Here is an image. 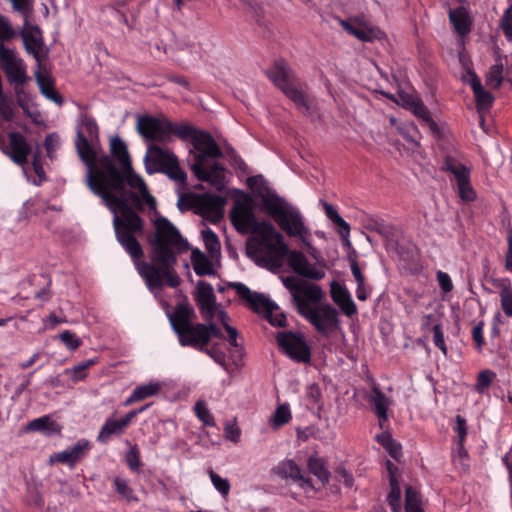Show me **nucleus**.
Masks as SVG:
<instances>
[{"label": "nucleus", "mask_w": 512, "mask_h": 512, "mask_svg": "<svg viewBox=\"0 0 512 512\" xmlns=\"http://www.w3.org/2000/svg\"><path fill=\"white\" fill-rule=\"evenodd\" d=\"M75 146L87 166V186L113 214L116 239L135 262L148 289L154 292L164 284L176 288L180 284L174 270L176 255L187 249V242L168 219L159 217L154 221L151 262L140 261L143 250L137 238L143 233L144 222L132 209L130 202L142 210L143 203L155 209L156 200L149 193L143 178L133 171L124 141L118 136L110 140V151L121 166L119 170L103 153L95 119L82 114L76 127Z\"/></svg>", "instance_id": "nucleus-1"}, {"label": "nucleus", "mask_w": 512, "mask_h": 512, "mask_svg": "<svg viewBox=\"0 0 512 512\" xmlns=\"http://www.w3.org/2000/svg\"><path fill=\"white\" fill-rule=\"evenodd\" d=\"M297 310L322 335L328 336L339 325L338 311L330 304H320L324 293L320 286L294 276L282 278Z\"/></svg>", "instance_id": "nucleus-2"}, {"label": "nucleus", "mask_w": 512, "mask_h": 512, "mask_svg": "<svg viewBox=\"0 0 512 512\" xmlns=\"http://www.w3.org/2000/svg\"><path fill=\"white\" fill-rule=\"evenodd\" d=\"M170 325L183 347L204 350L213 337L223 338L219 327L212 322H195L196 314L188 303H179L168 314Z\"/></svg>", "instance_id": "nucleus-3"}, {"label": "nucleus", "mask_w": 512, "mask_h": 512, "mask_svg": "<svg viewBox=\"0 0 512 512\" xmlns=\"http://www.w3.org/2000/svg\"><path fill=\"white\" fill-rule=\"evenodd\" d=\"M193 163L191 169L195 176L211 185L221 188L225 182V168L215 159L222 156L220 147L214 138L207 132L199 130L194 134Z\"/></svg>", "instance_id": "nucleus-4"}, {"label": "nucleus", "mask_w": 512, "mask_h": 512, "mask_svg": "<svg viewBox=\"0 0 512 512\" xmlns=\"http://www.w3.org/2000/svg\"><path fill=\"white\" fill-rule=\"evenodd\" d=\"M247 255L256 264L265 268H279L288 253L284 237L268 221L247 240Z\"/></svg>", "instance_id": "nucleus-5"}, {"label": "nucleus", "mask_w": 512, "mask_h": 512, "mask_svg": "<svg viewBox=\"0 0 512 512\" xmlns=\"http://www.w3.org/2000/svg\"><path fill=\"white\" fill-rule=\"evenodd\" d=\"M264 213L272 217L279 228L289 237L299 239L303 245L311 250V255L316 258L317 251L310 245L311 231L306 226L304 217L297 207L281 197L275 203H270V208Z\"/></svg>", "instance_id": "nucleus-6"}, {"label": "nucleus", "mask_w": 512, "mask_h": 512, "mask_svg": "<svg viewBox=\"0 0 512 512\" xmlns=\"http://www.w3.org/2000/svg\"><path fill=\"white\" fill-rule=\"evenodd\" d=\"M145 167L149 174L161 172L179 183H184L187 179V174L180 167L176 155L157 145L148 147L145 155Z\"/></svg>", "instance_id": "nucleus-7"}, {"label": "nucleus", "mask_w": 512, "mask_h": 512, "mask_svg": "<svg viewBox=\"0 0 512 512\" xmlns=\"http://www.w3.org/2000/svg\"><path fill=\"white\" fill-rule=\"evenodd\" d=\"M237 295L246 301L248 306L264 317L273 325L282 327L285 325L286 318L284 314L280 313L278 306L263 294L252 292L245 284L240 282H233L229 284Z\"/></svg>", "instance_id": "nucleus-8"}, {"label": "nucleus", "mask_w": 512, "mask_h": 512, "mask_svg": "<svg viewBox=\"0 0 512 512\" xmlns=\"http://www.w3.org/2000/svg\"><path fill=\"white\" fill-rule=\"evenodd\" d=\"M267 75L299 109L309 110L307 96L299 87L298 81L293 78L292 71L285 62L275 63L274 67L267 72Z\"/></svg>", "instance_id": "nucleus-9"}, {"label": "nucleus", "mask_w": 512, "mask_h": 512, "mask_svg": "<svg viewBox=\"0 0 512 512\" xmlns=\"http://www.w3.org/2000/svg\"><path fill=\"white\" fill-rule=\"evenodd\" d=\"M277 342L282 351L292 360L301 363H309L311 351L305 338L300 333L279 332Z\"/></svg>", "instance_id": "nucleus-10"}, {"label": "nucleus", "mask_w": 512, "mask_h": 512, "mask_svg": "<svg viewBox=\"0 0 512 512\" xmlns=\"http://www.w3.org/2000/svg\"><path fill=\"white\" fill-rule=\"evenodd\" d=\"M230 218L236 230L243 234L251 233L253 235L262 225V221L256 219L249 197L235 203Z\"/></svg>", "instance_id": "nucleus-11"}, {"label": "nucleus", "mask_w": 512, "mask_h": 512, "mask_svg": "<svg viewBox=\"0 0 512 512\" xmlns=\"http://www.w3.org/2000/svg\"><path fill=\"white\" fill-rule=\"evenodd\" d=\"M273 472L281 479L296 484L306 493L314 492L316 490L312 479L292 459H284L280 461L273 468Z\"/></svg>", "instance_id": "nucleus-12"}, {"label": "nucleus", "mask_w": 512, "mask_h": 512, "mask_svg": "<svg viewBox=\"0 0 512 512\" xmlns=\"http://www.w3.org/2000/svg\"><path fill=\"white\" fill-rule=\"evenodd\" d=\"M136 129L148 141L168 142V120L149 115L137 117Z\"/></svg>", "instance_id": "nucleus-13"}, {"label": "nucleus", "mask_w": 512, "mask_h": 512, "mask_svg": "<svg viewBox=\"0 0 512 512\" xmlns=\"http://www.w3.org/2000/svg\"><path fill=\"white\" fill-rule=\"evenodd\" d=\"M286 257L289 266L298 275L313 280H320L325 276L324 267L309 263L306 256L300 251L288 250Z\"/></svg>", "instance_id": "nucleus-14"}, {"label": "nucleus", "mask_w": 512, "mask_h": 512, "mask_svg": "<svg viewBox=\"0 0 512 512\" xmlns=\"http://www.w3.org/2000/svg\"><path fill=\"white\" fill-rule=\"evenodd\" d=\"M196 302L203 319L206 322H212L219 305L216 303L211 284L205 281L197 283Z\"/></svg>", "instance_id": "nucleus-15"}, {"label": "nucleus", "mask_w": 512, "mask_h": 512, "mask_svg": "<svg viewBox=\"0 0 512 512\" xmlns=\"http://www.w3.org/2000/svg\"><path fill=\"white\" fill-rule=\"evenodd\" d=\"M225 199L219 195L205 194L195 200L198 212L207 220L216 223L222 218Z\"/></svg>", "instance_id": "nucleus-16"}, {"label": "nucleus", "mask_w": 512, "mask_h": 512, "mask_svg": "<svg viewBox=\"0 0 512 512\" xmlns=\"http://www.w3.org/2000/svg\"><path fill=\"white\" fill-rule=\"evenodd\" d=\"M247 185L255 197L260 199V209L265 212L270 208V203H275L281 198L274 190L268 187L262 175H256L247 179Z\"/></svg>", "instance_id": "nucleus-17"}, {"label": "nucleus", "mask_w": 512, "mask_h": 512, "mask_svg": "<svg viewBox=\"0 0 512 512\" xmlns=\"http://www.w3.org/2000/svg\"><path fill=\"white\" fill-rule=\"evenodd\" d=\"M89 448V442L85 439H81L74 446L50 455L49 463H66L73 466L77 461L84 457Z\"/></svg>", "instance_id": "nucleus-18"}, {"label": "nucleus", "mask_w": 512, "mask_h": 512, "mask_svg": "<svg viewBox=\"0 0 512 512\" xmlns=\"http://www.w3.org/2000/svg\"><path fill=\"white\" fill-rule=\"evenodd\" d=\"M10 153L9 156L12 161L20 166H23L28 161V156L31 152V147L27 143L25 137L19 132H11L8 135Z\"/></svg>", "instance_id": "nucleus-19"}, {"label": "nucleus", "mask_w": 512, "mask_h": 512, "mask_svg": "<svg viewBox=\"0 0 512 512\" xmlns=\"http://www.w3.org/2000/svg\"><path fill=\"white\" fill-rule=\"evenodd\" d=\"M491 284L498 289L501 309L505 316L512 318V282L509 278H491Z\"/></svg>", "instance_id": "nucleus-20"}, {"label": "nucleus", "mask_w": 512, "mask_h": 512, "mask_svg": "<svg viewBox=\"0 0 512 512\" xmlns=\"http://www.w3.org/2000/svg\"><path fill=\"white\" fill-rule=\"evenodd\" d=\"M331 297L346 316L351 317L357 313V307L345 287L333 283L331 286Z\"/></svg>", "instance_id": "nucleus-21"}, {"label": "nucleus", "mask_w": 512, "mask_h": 512, "mask_svg": "<svg viewBox=\"0 0 512 512\" xmlns=\"http://www.w3.org/2000/svg\"><path fill=\"white\" fill-rule=\"evenodd\" d=\"M448 17L454 30L460 36H466L470 33L472 20L467 8L461 6L455 9H450Z\"/></svg>", "instance_id": "nucleus-22"}, {"label": "nucleus", "mask_w": 512, "mask_h": 512, "mask_svg": "<svg viewBox=\"0 0 512 512\" xmlns=\"http://www.w3.org/2000/svg\"><path fill=\"white\" fill-rule=\"evenodd\" d=\"M27 432H39L45 436H52L60 434L61 426L51 416L44 415L42 417L33 419L25 428Z\"/></svg>", "instance_id": "nucleus-23"}, {"label": "nucleus", "mask_w": 512, "mask_h": 512, "mask_svg": "<svg viewBox=\"0 0 512 512\" xmlns=\"http://www.w3.org/2000/svg\"><path fill=\"white\" fill-rule=\"evenodd\" d=\"M14 92L16 102L23 110L24 114L34 122H37L40 117V113L35 107L31 95L24 89L23 85L14 86Z\"/></svg>", "instance_id": "nucleus-24"}, {"label": "nucleus", "mask_w": 512, "mask_h": 512, "mask_svg": "<svg viewBox=\"0 0 512 512\" xmlns=\"http://www.w3.org/2000/svg\"><path fill=\"white\" fill-rule=\"evenodd\" d=\"M387 469L389 471L390 476V487L391 490L387 496V502L391 507L393 512H400L401 510V490L399 483L396 479V467L393 465L391 461H387Z\"/></svg>", "instance_id": "nucleus-25"}, {"label": "nucleus", "mask_w": 512, "mask_h": 512, "mask_svg": "<svg viewBox=\"0 0 512 512\" xmlns=\"http://www.w3.org/2000/svg\"><path fill=\"white\" fill-rule=\"evenodd\" d=\"M442 170L451 173L455 178L456 184L469 179L471 174L470 166L451 156L445 158Z\"/></svg>", "instance_id": "nucleus-26"}, {"label": "nucleus", "mask_w": 512, "mask_h": 512, "mask_svg": "<svg viewBox=\"0 0 512 512\" xmlns=\"http://www.w3.org/2000/svg\"><path fill=\"white\" fill-rule=\"evenodd\" d=\"M126 430L125 423L121 419L109 417L102 425L97 440L101 443H107L112 436H119Z\"/></svg>", "instance_id": "nucleus-27"}, {"label": "nucleus", "mask_w": 512, "mask_h": 512, "mask_svg": "<svg viewBox=\"0 0 512 512\" xmlns=\"http://www.w3.org/2000/svg\"><path fill=\"white\" fill-rule=\"evenodd\" d=\"M35 78L41 93L50 101L61 105L63 103L62 97L55 91L54 83L51 76L48 73H42L37 71Z\"/></svg>", "instance_id": "nucleus-28"}, {"label": "nucleus", "mask_w": 512, "mask_h": 512, "mask_svg": "<svg viewBox=\"0 0 512 512\" xmlns=\"http://www.w3.org/2000/svg\"><path fill=\"white\" fill-rule=\"evenodd\" d=\"M320 203L327 218L338 227V233L342 239L349 243L350 225L340 216V214L331 204L326 201H320Z\"/></svg>", "instance_id": "nucleus-29"}, {"label": "nucleus", "mask_w": 512, "mask_h": 512, "mask_svg": "<svg viewBox=\"0 0 512 512\" xmlns=\"http://www.w3.org/2000/svg\"><path fill=\"white\" fill-rule=\"evenodd\" d=\"M191 263L195 273L199 276L213 275L215 270L210 259L199 249H194L191 254Z\"/></svg>", "instance_id": "nucleus-30"}, {"label": "nucleus", "mask_w": 512, "mask_h": 512, "mask_svg": "<svg viewBox=\"0 0 512 512\" xmlns=\"http://www.w3.org/2000/svg\"><path fill=\"white\" fill-rule=\"evenodd\" d=\"M161 389V384L158 382H150L144 385L137 386L131 395L125 400V405L128 406L134 402L143 400L145 398L156 395Z\"/></svg>", "instance_id": "nucleus-31"}, {"label": "nucleus", "mask_w": 512, "mask_h": 512, "mask_svg": "<svg viewBox=\"0 0 512 512\" xmlns=\"http://www.w3.org/2000/svg\"><path fill=\"white\" fill-rule=\"evenodd\" d=\"M309 471L317 477L322 486H325L330 480V472L328 471L323 459L317 456H310L307 460Z\"/></svg>", "instance_id": "nucleus-32"}, {"label": "nucleus", "mask_w": 512, "mask_h": 512, "mask_svg": "<svg viewBox=\"0 0 512 512\" xmlns=\"http://www.w3.org/2000/svg\"><path fill=\"white\" fill-rule=\"evenodd\" d=\"M370 401L374 405L380 425H382L383 422L388 419L387 410L390 405V400L377 387H375L373 389V394L370 397Z\"/></svg>", "instance_id": "nucleus-33"}, {"label": "nucleus", "mask_w": 512, "mask_h": 512, "mask_svg": "<svg viewBox=\"0 0 512 512\" xmlns=\"http://www.w3.org/2000/svg\"><path fill=\"white\" fill-rule=\"evenodd\" d=\"M10 84L24 85L28 81L27 68L24 62L7 67L3 70Z\"/></svg>", "instance_id": "nucleus-34"}, {"label": "nucleus", "mask_w": 512, "mask_h": 512, "mask_svg": "<svg viewBox=\"0 0 512 512\" xmlns=\"http://www.w3.org/2000/svg\"><path fill=\"white\" fill-rule=\"evenodd\" d=\"M169 131H168V142L172 140V137L175 135L182 140L190 139L193 140L194 134L199 130L193 128L187 124H174L168 121Z\"/></svg>", "instance_id": "nucleus-35"}, {"label": "nucleus", "mask_w": 512, "mask_h": 512, "mask_svg": "<svg viewBox=\"0 0 512 512\" xmlns=\"http://www.w3.org/2000/svg\"><path fill=\"white\" fill-rule=\"evenodd\" d=\"M21 62H24L23 59L18 56L14 49L7 47L4 43H0V64L3 70Z\"/></svg>", "instance_id": "nucleus-36"}, {"label": "nucleus", "mask_w": 512, "mask_h": 512, "mask_svg": "<svg viewBox=\"0 0 512 512\" xmlns=\"http://www.w3.org/2000/svg\"><path fill=\"white\" fill-rule=\"evenodd\" d=\"M354 37L361 41L370 42L375 39H381L383 37V32L373 26L369 25H358L356 31L354 32Z\"/></svg>", "instance_id": "nucleus-37"}, {"label": "nucleus", "mask_w": 512, "mask_h": 512, "mask_svg": "<svg viewBox=\"0 0 512 512\" xmlns=\"http://www.w3.org/2000/svg\"><path fill=\"white\" fill-rule=\"evenodd\" d=\"M496 378V373L492 370L485 369L478 373L475 384V391L479 394H486L489 387Z\"/></svg>", "instance_id": "nucleus-38"}, {"label": "nucleus", "mask_w": 512, "mask_h": 512, "mask_svg": "<svg viewBox=\"0 0 512 512\" xmlns=\"http://www.w3.org/2000/svg\"><path fill=\"white\" fill-rule=\"evenodd\" d=\"M215 317L218 318V320L221 322V324L225 328V330L228 334L227 340L229 341V343L232 346H237L238 345L237 344L238 332H237L236 328H234L228 324L229 317H228L227 313L223 309H221L220 306H218Z\"/></svg>", "instance_id": "nucleus-39"}, {"label": "nucleus", "mask_w": 512, "mask_h": 512, "mask_svg": "<svg viewBox=\"0 0 512 512\" xmlns=\"http://www.w3.org/2000/svg\"><path fill=\"white\" fill-rule=\"evenodd\" d=\"M291 418L292 416L289 406L287 404H282L277 407L276 411L272 415L270 424L275 428H279L288 423Z\"/></svg>", "instance_id": "nucleus-40"}, {"label": "nucleus", "mask_w": 512, "mask_h": 512, "mask_svg": "<svg viewBox=\"0 0 512 512\" xmlns=\"http://www.w3.org/2000/svg\"><path fill=\"white\" fill-rule=\"evenodd\" d=\"M202 238L206 249L214 256L220 252L221 245L218 236L210 229L205 228L202 230Z\"/></svg>", "instance_id": "nucleus-41"}, {"label": "nucleus", "mask_w": 512, "mask_h": 512, "mask_svg": "<svg viewBox=\"0 0 512 512\" xmlns=\"http://www.w3.org/2000/svg\"><path fill=\"white\" fill-rule=\"evenodd\" d=\"M114 487L116 492L124 498L127 502H137L138 498L134 494L132 488L129 486V483L126 479H122L120 477H116L114 479Z\"/></svg>", "instance_id": "nucleus-42"}, {"label": "nucleus", "mask_w": 512, "mask_h": 512, "mask_svg": "<svg viewBox=\"0 0 512 512\" xmlns=\"http://www.w3.org/2000/svg\"><path fill=\"white\" fill-rule=\"evenodd\" d=\"M24 43H25L26 50L29 53L33 54L35 59L38 62H40L41 59L43 58V47H42V42L40 41V39L33 35L28 36V35L24 34Z\"/></svg>", "instance_id": "nucleus-43"}, {"label": "nucleus", "mask_w": 512, "mask_h": 512, "mask_svg": "<svg viewBox=\"0 0 512 512\" xmlns=\"http://www.w3.org/2000/svg\"><path fill=\"white\" fill-rule=\"evenodd\" d=\"M208 475L214 486V488L223 496L227 497L230 492V482L227 478H222L219 474L214 472L212 469L208 470Z\"/></svg>", "instance_id": "nucleus-44"}, {"label": "nucleus", "mask_w": 512, "mask_h": 512, "mask_svg": "<svg viewBox=\"0 0 512 512\" xmlns=\"http://www.w3.org/2000/svg\"><path fill=\"white\" fill-rule=\"evenodd\" d=\"M405 492L406 512H423L417 491L412 487H407Z\"/></svg>", "instance_id": "nucleus-45"}, {"label": "nucleus", "mask_w": 512, "mask_h": 512, "mask_svg": "<svg viewBox=\"0 0 512 512\" xmlns=\"http://www.w3.org/2000/svg\"><path fill=\"white\" fill-rule=\"evenodd\" d=\"M198 419L206 426H215L214 416L203 401H198L194 407Z\"/></svg>", "instance_id": "nucleus-46"}, {"label": "nucleus", "mask_w": 512, "mask_h": 512, "mask_svg": "<svg viewBox=\"0 0 512 512\" xmlns=\"http://www.w3.org/2000/svg\"><path fill=\"white\" fill-rule=\"evenodd\" d=\"M67 349L74 351L82 345V340L72 331L65 330L58 336Z\"/></svg>", "instance_id": "nucleus-47"}, {"label": "nucleus", "mask_w": 512, "mask_h": 512, "mask_svg": "<svg viewBox=\"0 0 512 512\" xmlns=\"http://www.w3.org/2000/svg\"><path fill=\"white\" fill-rule=\"evenodd\" d=\"M459 197L465 202L474 201L477 197L476 191L471 185V179L457 183Z\"/></svg>", "instance_id": "nucleus-48"}, {"label": "nucleus", "mask_w": 512, "mask_h": 512, "mask_svg": "<svg viewBox=\"0 0 512 512\" xmlns=\"http://www.w3.org/2000/svg\"><path fill=\"white\" fill-rule=\"evenodd\" d=\"M502 72H503V65L495 64L493 65L486 77V83L491 88H498L502 83Z\"/></svg>", "instance_id": "nucleus-49"}, {"label": "nucleus", "mask_w": 512, "mask_h": 512, "mask_svg": "<svg viewBox=\"0 0 512 512\" xmlns=\"http://www.w3.org/2000/svg\"><path fill=\"white\" fill-rule=\"evenodd\" d=\"M97 363V359H88L86 361H83L74 367L71 368V379L75 382L80 381L85 378L86 374L84 371L88 369L89 367L95 365Z\"/></svg>", "instance_id": "nucleus-50"}, {"label": "nucleus", "mask_w": 512, "mask_h": 512, "mask_svg": "<svg viewBox=\"0 0 512 512\" xmlns=\"http://www.w3.org/2000/svg\"><path fill=\"white\" fill-rule=\"evenodd\" d=\"M16 36V32L11 26L9 20L0 14V43L9 41Z\"/></svg>", "instance_id": "nucleus-51"}, {"label": "nucleus", "mask_w": 512, "mask_h": 512, "mask_svg": "<svg viewBox=\"0 0 512 512\" xmlns=\"http://www.w3.org/2000/svg\"><path fill=\"white\" fill-rule=\"evenodd\" d=\"M477 102V108L479 112L487 110L493 103V96L488 91L482 89L481 91L474 94Z\"/></svg>", "instance_id": "nucleus-52"}, {"label": "nucleus", "mask_w": 512, "mask_h": 512, "mask_svg": "<svg viewBox=\"0 0 512 512\" xmlns=\"http://www.w3.org/2000/svg\"><path fill=\"white\" fill-rule=\"evenodd\" d=\"M15 12L20 13L25 18L29 16L33 9L34 0H9Z\"/></svg>", "instance_id": "nucleus-53"}, {"label": "nucleus", "mask_w": 512, "mask_h": 512, "mask_svg": "<svg viewBox=\"0 0 512 512\" xmlns=\"http://www.w3.org/2000/svg\"><path fill=\"white\" fill-rule=\"evenodd\" d=\"M125 459L128 467L132 471H138L139 467L141 466V461L140 452L136 445L132 446L130 450L126 453Z\"/></svg>", "instance_id": "nucleus-54"}, {"label": "nucleus", "mask_w": 512, "mask_h": 512, "mask_svg": "<svg viewBox=\"0 0 512 512\" xmlns=\"http://www.w3.org/2000/svg\"><path fill=\"white\" fill-rule=\"evenodd\" d=\"M500 27L502 28L506 38L512 40V6L508 7L500 21Z\"/></svg>", "instance_id": "nucleus-55"}, {"label": "nucleus", "mask_w": 512, "mask_h": 512, "mask_svg": "<svg viewBox=\"0 0 512 512\" xmlns=\"http://www.w3.org/2000/svg\"><path fill=\"white\" fill-rule=\"evenodd\" d=\"M408 104L410 105V108L412 109L413 113L417 117H419L423 122L426 120V118L430 116L429 111L419 99L411 97Z\"/></svg>", "instance_id": "nucleus-56"}, {"label": "nucleus", "mask_w": 512, "mask_h": 512, "mask_svg": "<svg viewBox=\"0 0 512 512\" xmlns=\"http://www.w3.org/2000/svg\"><path fill=\"white\" fill-rule=\"evenodd\" d=\"M433 342L434 345L441 350V352L446 356L447 355V346L445 344L444 334L440 324H435L433 326Z\"/></svg>", "instance_id": "nucleus-57"}, {"label": "nucleus", "mask_w": 512, "mask_h": 512, "mask_svg": "<svg viewBox=\"0 0 512 512\" xmlns=\"http://www.w3.org/2000/svg\"><path fill=\"white\" fill-rule=\"evenodd\" d=\"M455 422L456 426L454 427V430L458 435V444L460 447H462L465 437L467 435L466 419L461 415H456Z\"/></svg>", "instance_id": "nucleus-58"}, {"label": "nucleus", "mask_w": 512, "mask_h": 512, "mask_svg": "<svg viewBox=\"0 0 512 512\" xmlns=\"http://www.w3.org/2000/svg\"><path fill=\"white\" fill-rule=\"evenodd\" d=\"M437 281L443 292L448 293L453 289V283L448 273L443 271L437 272Z\"/></svg>", "instance_id": "nucleus-59"}, {"label": "nucleus", "mask_w": 512, "mask_h": 512, "mask_svg": "<svg viewBox=\"0 0 512 512\" xmlns=\"http://www.w3.org/2000/svg\"><path fill=\"white\" fill-rule=\"evenodd\" d=\"M224 430L227 439L233 443L239 442L241 431L235 423H226Z\"/></svg>", "instance_id": "nucleus-60"}, {"label": "nucleus", "mask_w": 512, "mask_h": 512, "mask_svg": "<svg viewBox=\"0 0 512 512\" xmlns=\"http://www.w3.org/2000/svg\"><path fill=\"white\" fill-rule=\"evenodd\" d=\"M483 328H484V323L481 321L477 325H475L472 329V338H473L474 342L476 343L478 350H481L482 346L485 343L484 337H483Z\"/></svg>", "instance_id": "nucleus-61"}, {"label": "nucleus", "mask_w": 512, "mask_h": 512, "mask_svg": "<svg viewBox=\"0 0 512 512\" xmlns=\"http://www.w3.org/2000/svg\"><path fill=\"white\" fill-rule=\"evenodd\" d=\"M60 141L59 137L56 134H49L45 138V147L47 150V155L52 158V153L57 150L59 147Z\"/></svg>", "instance_id": "nucleus-62"}, {"label": "nucleus", "mask_w": 512, "mask_h": 512, "mask_svg": "<svg viewBox=\"0 0 512 512\" xmlns=\"http://www.w3.org/2000/svg\"><path fill=\"white\" fill-rule=\"evenodd\" d=\"M0 114L7 121L13 120L15 116V110L13 105L7 100L3 99L0 102Z\"/></svg>", "instance_id": "nucleus-63"}, {"label": "nucleus", "mask_w": 512, "mask_h": 512, "mask_svg": "<svg viewBox=\"0 0 512 512\" xmlns=\"http://www.w3.org/2000/svg\"><path fill=\"white\" fill-rule=\"evenodd\" d=\"M508 248L505 253V269L512 273V228L507 233Z\"/></svg>", "instance_id": "nucleus-64"}]
</instances>
